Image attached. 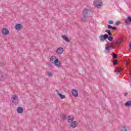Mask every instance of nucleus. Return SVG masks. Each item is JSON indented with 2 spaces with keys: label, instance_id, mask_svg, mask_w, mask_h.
Segmentation results:
<instances>
[{
  "label": "nucleus",
  "instance_id": "1",
  "mask_svg": "<svg viewBox=\"0 0 131 131\" xmlns=\"http://www.w3.org/2000/svg\"><path fill=\"white\" fill-rule=\"evenodd\" d=\"M90 12H91L90 9H88L86 8H85L83 10V13H82L83 15L81 17V19L83 22H85V21H86V19L88 18V15L90 14Z\"/></svg>",
  "mask_w": 131,
  "mask_h": 131
},
{
  "label": "nucleus",
  "instance_id": "2",
  "mask_svg": "<svg viewBox=\"0 0 131 131\" xmlns=\"http://www.w3.org/2000/svg\"><path fill=\"white\" fill-rule=\"evenodd\" d=\"M102 5L103 4L101 0H96L93 2V6H94L95 8H100V7H102Z\"/></svg>",
  "mask_w": 131,
  "mask_h": 131
},
{
  "label": "nucleus",
  "instance_id": "3",
  "mask_svg": "<svg viewBox=\"0 0 131 131\" xmlns=\"http://www.w3.org/2000/svg\"><path fill=\"white\" fill-rule=\"evenodd\" d=\"M11 100L13 104L15 105H17L19 103V99H18V97L16 95H13L11 97Z\"/></svg>",
  "mask_w": 131,
  "mask_h": 131
},
{
  "label": "nucleus",
  "instance_id": "4",
  "mask_svg": "<svg viewBox=\"0 0 131 131\" xmlns=\"http://www.w3.org/2000/svg\"><path fill=\"white\" fill-rule=\"evenodd\" d=\"M99 38L101 41H104L105 39L108 38V35L107 34H105L104 35H101L99 36Z\"/></svg>",
  "mask_w": 131,
  "mask_h": 131
},
{
  "label": "nucleus",
  "instance_id": "5",
  "mask_svg": "<svg viewBox=\"0 0 131 131\" xmlns=\"http://www.w3.org/2000/svg\"><path fill=\"white\" fill-rule=\"evenodd\" d=\"M55 63H54V64L55 65V66H56V67H57L58 68H60V67L61 66V62L59 61V59H56L55 60Z\"/></svg>",
  "mask_w": 131,
  "mask_h": 131
},
{
  "label": "nucleus",
  "instance_id": "6",
  "mask_svg": "<svg viewBox=\"0 0 131 131\" xmlns=\"http://www.w3.org/2000/svg\"><path fill=\"white\" fill-rule=\"evenodd\" d=\"M10 31H9L8 30H7V28H3L2 30V33L4 35H8Z\"/></svg>",
  "mask_w": 131,
  "mask_h": 131
},
{
  "label": "nucleus",
  "instance_id": "7",
  "mask_svg": "<svg viewBox=\"0 0 131 131\" xmlns=\"http://www.w3.org/2000/svg\"><path fill=\"white\" fill-rule=\"evenodd\" d=\"M15 29L17 30V31L21 30V29H22V25L20 24H17L15 26Z\"/></svg>",
  "mask_w": 131,
  "mask_h": 131
},
{
  "label": "nucleus",
  "instance_id": "8",
  "mask_svg": "<svg viewBox=\"0 0 131 131\" xmlns=\"http://www.w3.org/2000/svg\"><path fill=\"white\" fill-rule=\"evenodd\" d=\"M63 48L62 47H59L56 50V53L58 55H61V54H63Z\"/></svg>",
  "mask_w": 131,
  "mask_h": 131
},
{
  "label": "nucleus",
  "instance_id": "9",
  "mask_svg": "<svg viewBox=\"0 0 131 131\" xmlns=\"http://www.w3.org/2000/svg\"><path fill=\"white\" fill-rule=\"evenodd\" d=\"M72 94L74 97H78V91L75 89L72 90Z\"/></svg>",
  "mask_w": 131,
  "mask_h": 131
},
{
  "label": "nucleus",
  "instance_id": "10",
  "mask_svg": "<svg viewBox=\"0 0 131 131\" xmlns=\"http://www.w3.org/2000/svg\"><path fill=\"white\" fill-rule=\"evenodd\" d=\"M125 23L127 25H128L129 23H131V16H128L127 19L125 20Z\"/></svg>",
  "mask_w": 131,
  "mask_h": 131
},
{
  "label": "nucleus",
  "instance_id": "11",
  "mask_svg": "<svg viewBox=\"0 0 131 131\" xmlns=\"http://www.w3.org/2000/svg\"><path fill=\"white\" fill-rule=\"evenodd\" d=\"M56 60H58V58H57L56 56H52L50 58V61L53 64L55 63V61H56Z\"/></svg>",
  "mask_w": 131,
  "mask_h": 131
},
{
  "label": "nucleus",
  "instance_id": "12",
  "mask_svg": "<svg viewBox=\"0 0 131 131\" xmlns=\"http://www.w3.org/2000/svg\"><path fill=\"white\" fill-rule=\"evenodd\" d=\"M62 38L64 39L67 42H70V40L68 38V37H67L66 35H62L61 36Z\"/></svg>",
  "mask_w": 131,
  "mask_h": 131
},
{
  "label": "nucleus",
  "instance_id": "13",
  "mask_svg": "<svg viewBox=\"0 0 131 131\" xmlns=\"http://www.w3.org/2000/svg\"><path fill=\"white\" fill-rule=\"evenodd\" d=\"M115 72H116L117 75L119 74V73H121L122 72V69L121 68H117V70L115 71Z\"/></svg>",
  "mask_w": 131,
  "mask_h": 131
},
{
  "label": "nucleus",
  "instance_id": "14",
  "mask_svg": "<svg viewBox=\"0 0 131 131\" xmlns=\"http://www.w3.org/2000/svg\"><path fill=\"white\" fill-rule=\"evenodd\" d=\"M67 119H68V122H70V123L73 122V120H74V118L70 116L68 117Z\"/></svg>",
  "mask_w": 131,
  "mask_h": 131
},
{
  "label": "nucleus",
  "instance_id": "15",
  "mask_svg": "<svg viewBox=\"0 0 131 131\" xmlns=\"http://www.w3.org/2000/svg\"><path fill=\"white\" fill-rule=\"evenodd\" d=\"M71 126L72 127H76L77 126V122L76 121H73L71 124Z\"/></svg>",
  "mask_w": 131,
  "mask_h": 131
},
{
  "label": "nucleus",
  "instance_id": "16",
  "mask_svg": "<svg viewBox=\"0 0 131 131\" xmlns=\"http://www.w3.org/2000/svg\"><path fill=\"white\" fill-rule=\"evenodd\" d=\"M17 110L18 113H20V114L23 113V108H22L21 107H18L17 108Z\"/></svg>",
  "mask_w": 131,
  "mask_h": 131
},
{
  "label": "nucleus",
  "instance_id": "17",
  "mask_svg": "<svg viewBox=\"0 0 131 131\" xmlns=\"http://www.w3.org/2000/svg\"><path fill=\"white\" fill-rule=\"evenodd\" d=\"M60 117L61 119H63V120H65V119L67 118V115L62 114L60 115Z\"/></svg>",
  "mask_w": 131,
  "mask_h": 131
},
{
  "label": "nucleus",
  "instance_id": "18",
  "mask_svg": "<svg viewBox=\"0 0 131 131\" xmlns=\"http://www.w3.org/2000/svg\"><path fill=\"white\" fill-rule=\"evenodd\" d=\"M105 32H107L108 36H112V33H111L109 30H105Z\"/></svg>",
  "mask_w": 131,
  "mask_h": 131
},
{
  "label": "nucleus",
  "instance_id": "19",
  "mask_svg": "<svg viewBox=\"0 0 131 131\" xmlns=\"http://www.w3.org/2000/svg\"><path fill=\"white\" fill-rule=\"evenodd\" d=\"M58 92V96L60 97V99H65V96L64 95H62V94L59 93V91H57Z\"/></svg>",
  "mask_w": 131,
  "mask_h": 131
},
{
  "label": "nucleus",
  "instance_id": "20",
  "mask_svg": "<svg viewBox=\"0 0 131 131\" xmlns=\"http://www.w3.org/2000/svg\"><path fill=\"white\" fill-rule=\"evenodd\" d=\"M124 105L126 106H128V107L130 106H131V101H127L124 104Z\"/></svg>",
  "mask_w": 131,
  "mask_h": 131
},
{
  "label": "nucleus",
  "instance_id": "21",
  "mask_svg": "<svg viewBox=\"0 0 131 131\" xmlns=\"http://www.w3.org/2000/svg\"><path fill=\"white\" fill-rule=\"evenodd\" d=\"M105 50L106 51V53H109V50H110V46H106L105 47Z\"/></svg>",
  "mask_w": 131,
  "mask_h": 131
},
{
  "label": "nucleus",
  "instance_id": "22",
  "mask_svg": "<svg viewBox=\"0 0 131 131\" xmlns=\"http://www.w3.org/2000/svg\"><path fill=\"white\" fill-rule=\"evenodd\" d=\"M107 38L110 41H112L113 40V37L112 36H108V37Z\"/></svg>",
  "mask_w": 131,
  "mask_h": 131
},
{
  "label": "nucleus",
  "instance_id": "23",
  "mask_svg": "<svg viewBox=\"0 0 131 131\" xmlns=\"http://www.w3.org/2000/svg\"><path fill=\"white\" fill-rule=\"evenodd\" d=\"M120 131H127V129L126 128V127L125 126H123L122 127Z\"/></svg>",
  "mask_w": 131,
  "mask_h": 131
},
{
  "label": "nucleus",
  "instance_id": "24",
  "mask_svg": "<svg viewBox=\"0 0 131 131\" xmlns=\"http://www.w3.org/2000/svg\"><path fill=\"white\" fill-rule=\"evenodd\" d=\"M113 58L114 59H116V58H117V55L115 53H113Z\"/></svg>",
  "mask_w": 131,
  "mask_h": 131
},
{
  "label": "nucleus",
  "instance_id": "25",
  "mask_svg": "<svg viewBox=\"0 0 131 131\" xmlns=\"http://www.w3.org/2000/svg\"><path fill=\"white\" fill-rule=\"evenodd\" d=\"M48 75L49 77H52V76H53V74H52V73L50 72L48 73Z\"/></svg>",
  "mask_w": 131,
  "mask_h": 131
},
{
  "label": "nucleus",
  "instance_id": "26",
  "mask_svg": "<svg viewBox=\"0 0 131 131\" xmlns=\"http://www.w3.org/2000/svg\"><path fill=\"white\" fill-rule=\"evenodd\" d=\"M113 65H116L117 64V61L114 60L113 61Z\"/></svg>",
  "mask_w": 131,
  "mask_h": 131
},
{
  "label": "nucleus",
  "instance_id": "27",
  "mask_svg": "<svg viewBox=\"0 0 131 131\" xmlns=\"http://www.w3.org/2000/svg\"><path fill=\"white\" fill-rule=\"evenodd\" d=\"M107 28H108V29H112V26L111 25H108L107 26Z\"/></svg>",
  "mask_w": 131,
  "mask_h": 131
},
{
  "label": "nucleus",
  "instance_id": "28",
  "mask_svg": "<svg viewBox=\"0 0 131 131\" xmlns=\"http://www.w3.org/2000/svg\"><path fill=\"white\" fill-rule=\"evenodd\" d=\"M112 29L113 30H116V29H117V28H116V27H112Z\"/></svg>",
  "mask_w": 131,
  "mask_h": 131
},
{
  "label": "nucleus",
  "instance_id": "29",
  "mask_svg": "<svg viewBox=\"0 0 131 131\" xmlns=\"http://www.w3.org/2000/svg\"><path fill=\"white\" fill-rule=\"evenodd\" d=\"M120 24V22L119 21H116V22H115V24H116V25H117V26H118V25Z\"/></svg>",
  "mask_w": 131,
  "mask_h": 131
},
{
  "label": "nucleus",
  "instance_id": "30",
  "mask_svg": "<svg viewBox=\"0 0 131 131\" xmlns=\"http://www.w3.org/2000/svg\"><path fill=\"white\" fill-rule=\"evenodd\" d=\"M109 24H113V21L112 20H109L108 21Z\"/></svg>",
  "mask_w": 131,
  "mask_h": 131
},
{
  "label": "nucleus",
  "instance_id": "31",
  "mask_svg": "<svg viewBox=\"0 0 131 131\" xmlns=\"http://www.w3.org/2000/svg\"><path fill=\"white\" fill-rule=\"evenodd\" d=\"M110 49H114V46H110Z\"/></svg>",
  "mask_w": 131,
  "mask_h": 131
},
{
  "label": "nucleus",
  "instance_id": "32",
  "mask_svg": "<svg viewBox=\"0 0 131 131\" xmlns=\"http://www.w3.org/2000/svg\"><path fill=\"white\" fill-rule=\"evenodd\" d=\"M129 49H131V43H129Z\"/></svg>",
  "mask_w": 131,
  "mask_h": 131
},
{
  "label": "nucleus",
  "instance_id": "33",
  "mask_svg": "<svg viewBox=\"0 0 131 131\" xmlns=\"http://www.w3.org/2000/svg\"><path fill=\"white\" fill-rule=\"evenodd\" d=\"M127 93H125L124 94V96H127Z\"/></svg>",
  "mask_w": 131,
  "mask_h": 131
}]
</instances>
